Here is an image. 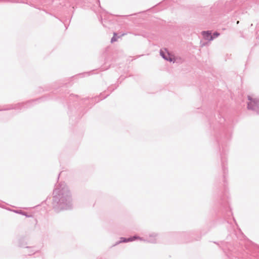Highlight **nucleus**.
Segmentation results:
<instances>
[{
    "instance_id": "nucleus-1",
    "label": "nucleus",
    "mask_w": 259,
    "mask_h": 259,
    "mask_svg": "<svg viewBox=\"0 0 259 259\" xmlns=\"http://www.w3.org/2000/svg\"><path fill=\"white\" fill-rule=\"evenodd\" d=\"M160 54L164 59L168 60L170 62L175 61V57H174V56L170 54L166 50L165 52H164L163 51H161Z\"/></svg>"
},
{
    "instance_id": "nucleus-2",
    "label": "nucleus",
    "mask_w": 259,
    "mask_h": 259,
    "mask_svg": "<svg viewBox=\"0 0 259 259\" xmlns=\"http://www.w3.org/2000/svg\"><path fill=\"white\" fill-rule=\"evenodd\" d=\"M248 99L250 101L248 103V108L253 109L254 105L258 102V100L256 99H253L250 96H248Z\"/></svg>"
},
{
    "instance_id": "nucleus-3",
    "label": "nucleus",
    "mask_w": 259,
    "mask_h": 259,
    "mask_svg": "<svg viewBox=\"0 0 259 259\" xmlns=\"http://www.w3.org/2000/svg\"><path fill=\"white\" fill-rule=\"evenodd\" d=\"M136 239L142 240L141 238L138 236H134L133 237H130L127 239L122 237L120 238V240L119 242L122 243V242H131V241H134Z\"/></svg>"
},
{
    "instance_id": "nucleus-4",
    "label": "nucleus",
    "mask_w": 259,
    "mask_h": 259,
    "mask_svg": "<svg viewBox=\"0 0 259 259\" xmlns=\"http://www.w3.org/2000/svg\"><path fill=\"white\" fill-rule=\"evenodd\" d=\"M202 34L205 39L212 40L213 37L211 35V33L209 31H203Z\"/></svg>"
},
{
    "instance_id": "nucleus-5",
    "label": "nucleus",
    "mask_w": 259,
    "mask_h": 259,
    "mask_svg": "<svg viewBox=\"0 0 259 259\" xmlns=\"http://www.w3.org/2000/svg\"><path fill=\"white\" fill-rule=\"evenodd\" d=\"M117 40V39L116 38V37L114 36V37H113L111 39V42H113L114 41H115Z\"/></svg>"
},
{
    "instance_id": "nucleus-6",
    "label": "nucleus",
    "mask_w": 259,
    "mask_h": 259,
    "mask_svg": "<svg viewBox=\"0 0 259 259\" xmlns=\"http://www.w3.org/2000/svg\"><path fill=\"white\" fill-rule=\"evenodd\" d=\"M214 35H215L216 36H218L219 35V34L218 33H214Z\"/></svg>"
}]
</instances>
